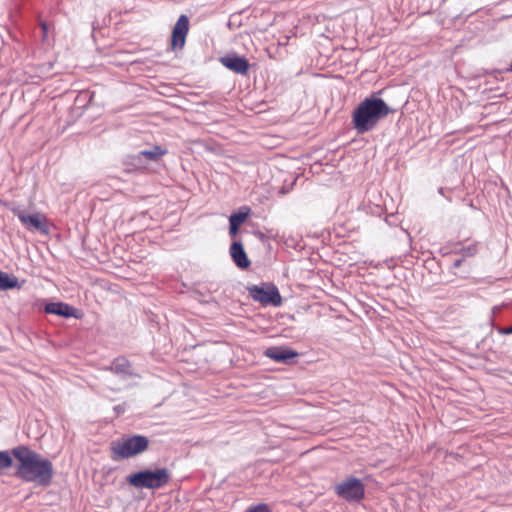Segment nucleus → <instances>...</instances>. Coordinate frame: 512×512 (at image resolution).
Returning a JSON list of instances; mask_svg holds the SVG:
<instances>
[{"label": "nucleus", "instance_id": "f257e3e1", "mask_svg": "<svg viewBox=\"0 0 512 512\" xmlns=\"http://www.w3.org/2000/svg\"><path fill=\"white\" fill-rule=\"evenodd\" d=\"M11 454L17 461L15 477L27 482L48 487L54 475L52 462L27 446H17Z\"/></svg>", "mask_w": 512, "mask_h": 512}, {"label": "nucleus", "instance_id": "f03ea898", "mask_svg": "<svg viewBox=\"0 0 512 512\" xmlns=\"http://www.w3.org/2000/svg\"><path fill=\"white\" fill-rule=\"evenodd\" d=\"M393 110L387 103L372 95L365 98L354 110L352 122L358 134L373 130L379 121L386 118Z\"/></svg>", "mask_w": 512, "mask_h": 512}, {"label": "nucleus", "instance_id": "7ed1b4c3", "mask_svg": "<svg viewBox=\"0 0 512 512\" xmlns=\"http://www.w3.org/2000/svg\"><path fill=\"white\" fill-rule=\"evenodd\" d=\"M171 479L167 468H157L155 470H141L127 476V483L136 489L158 490L165 487Z\"/></svg>", "mask_w": 512, "mask_h": 512}, {"label": "nucleus", "instance_id": "20e7f679", "mask_svg": "<svg viewBox=\"0 0 512 512\" xmlns=\"http://www.w3.org/2000/svg\"><path fill=\"white\" fill-rule=\"evenodd\" d=\"M149 439L144 435H130L111 443L113 460H123L135 457L145 452L149 447Z\"/></svg>", "mask_w": 512, "mask_h": 512}, {"label": "nucleus", "instance_id": "39448f33", "mask_svg": "<svg viewBox=\"0 0 512 512\" xmlns=\"http://www.w3.org/2000/svg\"><path fill=\"white\" fill-rule=\"evenodd\" d=\"M334 493L349 503H357L365 496V485L359 478L350 476L334 486Z\"/></svg>", "mask_w": 512, "mask_h": 512}, {"label": "nucleus", "instance_id": "423d86ee", "mask_svg": "<svg viewBox=\"0 0 512 512\" xmlns=\"http://www.w3.org/2000/svg\"><path fill=\"white\" fill-rule=\"evenodd\" d=\"M250 296L254 301L262 305H272L278 307L282 304V298L278 288L274 284H262V286L253 285L248 287Z\"/></svg>", "mask_w": 512, "mask_h": 512}, {"label": "nucleus", "instance_id": "0eeeda50", "mask_svg": "<svg viewBox=\"0 0 512 512\" xmlns=\"http://www.w3.org/2000/svg\"><path fill=\"white\" fill-rule=\"evenodd\" d=\"M11 211L27 230L38 231L44 235L49 233L47 218L44 214L37 212L28 215L19 207H14Z\"/></svg>", "mask_w": 512, "mask_h": 512}, {"label": "nucleus", "instance_id": "6e6552de", "mask_svg": "<svg viewBox=\"0 0 512 512\" xmlns=\"http://www.w3.org/2000/svg\"><path fill=\"white\" fill-rule=\"evenodd\" d=\"M189 32V18L187 15L182 14L176 21L171 37L172 51H181L186 43V37Z\"/></svg>", "mask_w": 512, "mask_h": 512}, {"label": "nucleus", "instance_id": "1a4fd4ad", "mask_svg": "<svg viewBox=\"0 0 512 512\" xmlns=\"http://www.w3.org/2000/svg\"><path fill=\"white\" fill-rule=\"evenodd\" d=\"M105 371H110L122 379H128L131 377H137L138 375L134 372L131 362L123 357L119 356L115 358L109 366L103 368Z\"/></svg>", "mask_w": 512, "mask_h": 512}, {"label": "nucleus", "instance_id": "9d476101", "mask_svg": "<svg viewBox=\"0 0 512 512\" xmlns=\"http://www.w3.org/2000/svg\"><path fill=\"white\" fill-rule=\"evenodd\" d=\"M264 355L275 362L290 364L298 356V353L287 347L272 346L265 350Z\"/></svg>", "mask_w": 512, "mask_h": 512}, {"label": "nucleus", "instance_id": "9b49d317", "mask_svg": "<svg viewBox=\"0 0 512 512\" xmlns=\"http://www.w3.org/2000/svg\"><path fill=\"white\" fill-rule=\"evenodd\" d=\"M221 63L229 70L245 75L249 70V63L244 57L226 56L221 58Z\"/></svg>", "mask_w": 512, "mask_h": 512}, {"label": "nucleus", "instance_id": "f8f14e48", "mask_svg": "<svg viewBox=\"0 0 512 512\" xmlns=\"http://www.w3.org/2000/svg\"><path fill=\"white\" fill-rule=\"evenodd\" d=\"M230 255L234 263L241 269L250 266V261L241 242L234 241L230 246Z\"/></svg>", "mask_w": 512, "mask_h": 512}, {"label": "nucleus", "instance_id": "ddd939ff", "mask_svg": "<svg viewBox=\"0 0 512 512\" xmlns=\"http://www.w3.org/2000/svg\"><path fill=\"white\" fill-rule=\"evenodd\" d=\"M45 312L63 317L74 316V308L62 302H52L45 306Z\"/></svg>", "mask_w": 512, "mask_h": 512}, {"label": "nucleus", "instance_id": "4468645a", "mask_svg": "<svg viewBox=\"0 0 512 512\" xmlns=\"http://www.w3.org/2000/svg\"><path fill=\"white\" fill-rule=\"evenodd\" d=\"M251 209L248 206H242L239 208L238 212L233 213L229 217V224H234L235 226L240 227L242 223L248 218Z\"/></svg>", "mask_w": 512, "mask_h": 512}, {"label": "nucleus", "instance_id": "2eb2a0df", "mask_svg": "<svg viewBox=\"0 0 512 512\" xmlns=\"http://www.w3.org/2000/svg\"><path fill=\"white\" fill-rule=\"evenodd\" d=\"M166 153V150H163L161 146L155 145L150 150H143L138 153V158L144 157L149 161H158L161 156Z\"/></svg>", "mask_w": 512, "mask_h": 512}, {"label": "nucleus", "instance_id": "dca6fc26", "mask_svg": "<svg viewBox=\"0 0 512 512\" xmlns=\"http://www.w3.org/2000/svg\"><path fill=\"white\" fill-rule=\"evenodd\" d=\"M18 279L15 276L0 271V290L19 288Z\"/></svg>", "mask_w": 512, "mask_h": 512}, {"label": "nucleus", "instance_id": "f3484780", "mask_svg": "<svg viewBox=\"0 0 512 512\" xmlns=\"http://www.w3.org/2000/svg\"><path fill=\"white\" fill-rule=\"evenodd\" d=\"M13 459L8 451H0V471L12 466Z\"/></svg>", "mask_w": 512, "mask_h": 512}, {"label": "nucleus", "instance_id": "a211bd4d", "mask_svg": "<svg viewBox=\"0 0 512 512\" xmlns=\"http://www.w3.org/2000/svg\"><path fill=\"white\" fill-rule=\"evenodd\" d=\"M246 512H271V510L266 504H258L250 507Z\"/></svg>", "mask_w": 512, "mask_h": 512}, {"label": "nucleus", "instance_id": "6ab92c4d", "mask_svg": "<svg viewBox=\"0 0 512 512\" xmlns=\"http://www.w3.org/2000/svg\"><path fill=\"white\" fill-rule=\"evenodd\" d=\"M238 226H235L234 224L229 225V234L231 237H234L238 233Z\"/></svg>", "mask_w": 512, "mask_h": 512}, {"label": "nucleus", "instance_id": "aec40b11", "mask_svg": "<svg viewBox=\"0 0 512 512\" xmlns=\"http://www.w3.org/2000/svg\"><path fill=\"white\" fill-rule=\"evenodd\" d=\"M114 410H115L117 415H120L121 413H123L125 411V406L124 405H117V406L114 407Z\"/></svg>", "mask_w": 512, "mask_h": 512}, {"label": "nucleus", "instance_id": "412c9836", "mask_svg": "<svg viewBox=\"0 0 512 512\" xmlns=\"http://www.w3.org/2000/svg\"><path fill=\"white\" fill-rule=\"evenodd\" d=\"M500 333L505 335L512 334V325L510 327L500 329Z\"/></svg>", "mask_w": 512, "mask_h": 512}, {"label": "nucleus", "instance_id": "4be33fe9", "mask_svg": "<svg viewBox=\"0 0 512 512\" xmlns=\"http://www.w3.org/2000/svg\"><path fill=\"white\" fill-rule=\"evenodd\" d=\"M44 34H46L47 31V25L45 23L41 24Z\"/></svg>", "mask_w": 512, "mask_h": 512}, {"label": "nucleus", "instance_id": "5701e85b", "mask_svg": "<svg viewBox=\"0 0 512 512\" xmlns=\"http://www.w3.org/2000/svg\"><path fill=\"white\" fill-rule=\"evenodd\" d=\"M468 253H470V255H473V252H471V248H468Z\"/></svg>", "mask_w": 512, "mask_h": 512}, {"label": "nucleus", "instance_id": "b1692460", "mask_svg": "<svg viewBox=\"0 0 512 512\" xmlns=\"http://www.w3.org/2000/svg\"><path fill=\"white\" fill-rule=\"evenodd\" d=\"M468 253H470V255H473V252H471V248H468Z\"/></svg>", "mask_w": 512, "mask_h": 512}, {"label": "nucleus", "instance_id": "393cba45", "mask_svg": "<svg viewBox=\"0 0 512 512\" xmlns=\"http://www.w3.org/2000/svg\"><path fill=\"white\" fill-rule=\"evenodd\" d=\"M468 253H470V255H473V252H471V248H468Z\"/></svg>", "mask_w": 512, "mask_h": 512}]
</instances>
